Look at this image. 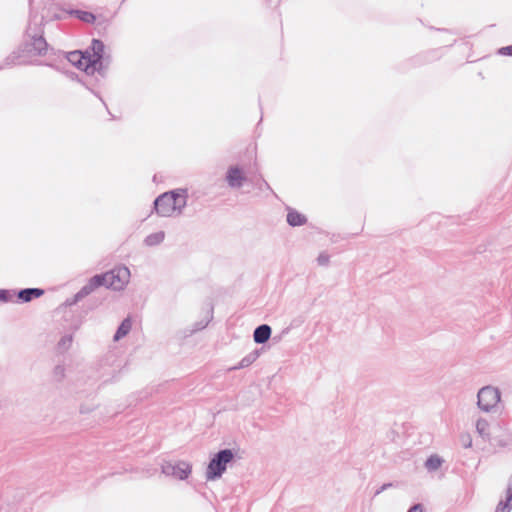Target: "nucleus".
<instances>
[{
    "label": "nucleus",
    "instance_id": "f257e3e1",
    "mask_svg": "<svg viewBox=\"0 0 512 512\" xmlns=\"http://www.w3.org/2000/svg\"><path fill=\"white\" fill-rule=\"evenodd\" d=\"M187 203V190L177 189L165 192L154 200V210L161 217L181 214Z\"/></svg>",
    "mask_w": 512,
    "mask_h": 512
},
{
    "label": "nucleus",
    "instance_id": "f03ea898",
    "mask_svg": "<svg viewBox=\"0 0 512 512\" xmlns=\"http://www.w3.org/2000/svg\"><path fill=\"white\" fill-rule=\"evenodd\" d=\"M43 34L41 24L33 26L30 23L26 30L25 51L34 55H45L48 50V43Z\"/></svg>",
    "mask_w": 512,
    "mask_h": 512
},
{
    "label": "nucleus",
    "instance_id": "7ed1b4c3",
    "mask_svg": "<svg viewBox=\"0 0 512 512\" xmlns=\"http://www.w3.org/2000/svg\"><path fill=\"white\" fill-rule=\"evenodd\" d=\"M234 452L231 449H222L218 451L210 460L205 478L207 481H213L220 478L227 469V464L234 459Z\"/></svg>",
    "mask_w": 512,
    "mask_h": 512
},
{
    "label": "nucleus",
    "instance_id": "20e7f679",
    "mask_svg": "<svg viewBox=\"0 0 512 512\" xmlns=\"http://www.w3.org/2000/svg\"><path fill=\"white\" fill-rule=\"evenodd\" d=\"M91 56L90 60L93 63H90L89 66V74H93L94 72H98L102 76L105 75L108 70V63H105V45L99 39H93L90 45Z\"/></svg>",
    "mask_w": 512,
    "mask_h": 512
},
{
    "label": "nucleus",
    "instance_id": "39448f33",
    "mask_svg": "<svg viewBox=\"0 0 512 512\" xmlns=\"http://www.w3.org/2000/svg\"><path fill=\"white\" fill-rule=\"evenodd\" d=\"M104 276V284L106 288L113 290H122L128 283L130 278V270L126 266L116 267L108 272L102 273Z\"/></svg>",
    "mask_w": 512,
    "mask_h": 512
},
{
    "label": "nucleus",
    "instance_id": "423d86ee",
    "mask_svg": "<svg viewBox=\"0 0 512 512\" xmlns=\"http://www.w3.org/2000/svg\"><path fill=\"white\" fill-rule=\"evenodd\" d=\"M477 405L484 412L492 411L500 401V391L492 386L482 387L477 394Z\"/></svg>",
    "mask_w": 512,
    "mask_h": 512
},
{
    "label": "nucleus",
    "instance_id": "0eeeda50",
    "mask_svg": "<svg viewBox=\"0 0 512 512\" xmlns=\"http://www.w3.org/2000/svg\"><path fill=\"white\" fill-rule=\"evenodd\" d=\"M162 473L166 476H172L179 480L188 478L192 471V467L188 462L178 461L176 463L164 462L161 466Z\"/></svg>",
    "mask_w": 512,
    "mask_h": 512
},
{
    "label": "nucleus",
    "instance_id": "6e6552de",
    "mask_svg": "<svg viewBox=\"0 0 512 512\" xmlns=\"http://www.w3.org/2000/svg\"><path fill=\"white\" fill-rule=\"evenodd\" d=\"M91 49L90 47L86 49L84 52L82 51H72L66 54V59L78 69L84 70L87 74H89V66L90 63H93L90 60Z\"/></svg>",
    "mask_w": 512,
    "mask_h": 512
},
{
    "label": "nucleus",
    "instance_id": "1a4fd4ad",
    "mask_svg": "<svg viewBox=\"0 0 512 512\" xmlns=\"http://www.w3.org/2000/svg\"><path fill=\"white\" fill-rule=\"evenodd\" d=\"M225 179L230 188L239 189L247 178L238 166H230L226 172Z\"/></svg>",
    "mask_w": 512,
    "mask_h": 512
},
{
    "label": "nucleus",
    "instance_id": "9d476101",
    "mask_svg": "<svg viewBox=\"0 0 512 512\" xmlns=\"http://www.w3.org/2000/svg\"><path fill=\"white\" fill-rule=\"evenodd\" d=\"M104 276H101V274H97L89 279L87 284H85L78 292L79 297L85 298L88 295H90L92 292H94L97 288L104 286L105 284L103 282Z\"/></svg>",
    "mask_w": 512,
    "mask_h": 512
},
{
    "label": "nucleus",
    "instance_id": "9b49d317",
    "mask_svg": "<svg viewBox=\"0 0 512 512\" xmlns=\"http://www.w3.org/2000/svg\"><path fill=\"white\" fill-rule=\"evenodd\" d=\"M43 294L44 290L41 288H24L18 291L17 297L20 302L27 303L41 297Z\"/></svg>",
    "mask_w": 512,
    "mask_h": 512
},
{
    "label": "nucleus",
    "instance_id": "f8f14e48",
    "mask_svg": "<svg viewBox=\"0 0 512 512\" xmlns=\"http://www.w3.org/2000/svg\"><path fill=\"white\" fill-rule=\"evenodd\" d=\"M272 333V329L267 324H261L257 326L253 332V339L254 342L257 344H264L266 343Z\"/></svg>",
    "mask_w": 512,
    "mask_h": 512
},
{
    "label": "nucleus",
    "instance_id": "ddd939ff",
    "mask_svg": "<svg viewBox=\"0 0 512 512\" xmlns=\"http://www.w3.org/2000/svg\"><path fill=\"white\" fill-rule=\"evenodd\" d=\"M70 16H74L80 21L88 24H92L96 20V16L88 11L78 10V9H63Z\"/></svg>",
    "mask_w": 512,
    "mask_h": 512
},
{
    "label": "nucleus",
    "instance_id": "4468645a",
    "mask_svg": "<svg viewBox=\"0 0 512 512\" xmlns=\"http://www.w3.org/2000/svg\"><path fill=\"white\" fill-rule=\"evenodd\" d=\"M287 223L292 227L302 226L306 224L307 218L293 208H288Z\"/></svg>",
    "mask_w": 512,
    "mask_h": 512
},
{
    "label": "nucleus",
    "instance_id": "2eb2a0df",
    "mask_svg": "<svg viewBox=\"0 0 512 512\" xmlns=\"http://www.w3.org/2000/svg\"><path fill=\"white\" fill-rule=\"evenodd\" d=\"M260 356V350L255 349L249 354H247L245 357L242 358V360L236 365L231 367L229 370H238L242 368L249 367L251 364H253L258 357Z\"/></svg>",
    "mask_w": 512,
    "mask_h": 512
},
{
    "label": "nucleus",
    "instance_id": "dca6fc26",
    "mask_svg": "<svg viewBox=\"0 0 512 512\" xmlns=\"http://www.w3.org/2000/svg\"><path fill=\"white\" fill-rule=\"evenodd\" d=\"M132 328V322H131V319L130 318H125L121 324L119 325V327L117 328L115 334H114V341H119L120 339H122L123 337H125L131 330Z\"/></svg>",
    "mask_w": 512,
    "mask_h": 512
},
{
    "label": "nucleus",
    "instance_id": "f3484780",
    "mask_svg": "<svg viewBox=\"0 0 512 512\" xmlns=\"http://www.w3.org/2000/svg\"><path fill=\"white\" fill-rule=\"evenodd\" d=\"M165 239V233L163 231H159L156 233H152L148 235L144 239V244L146 246L152 247L161 244Z\"/></svg>",
    "mask_w": 512,
    "mask_h": 512
},
{
    "label": "nucleus",
    "instance_id": "a211bd4d",
    "mask_svg": "<svg viewBox=\"0 0 512 512\" xmlns=\"http://www.w3.org/2000/svg\"><path fill=\"white\" fill-rule=\"evenodd\" d=\"M66 376V368L64 364H57L51 372V381L61 383Z\"/></svg>",
    "mask_w": 512,
    "mask_h": 512
},
{
    "label": "nucleus",
    "instance_id": "6ab92c4d",
    "mask_svg": "<svg viewBox=\"0 0 512 512\" xmlns=\"http://www.w3.org/2000/svg\"><path fill=\"white\" fill-rule=\"evenodd\" d=\"M443 459L436 454L429 456L425 462V467L428 471L433 472L441 467Z\"/></svg>",
    "mask_w": 512,
    "mask_h": 512
},
{
    "label": "nucleus",
    "instance_id": "aec40b11",
    "mask_svg": "<svg viewBox=\"0 0 512 512\" xmlns=\"http://www.w3.org/2000/svg\"><path fill=\"white\" fill-rule=\"evenodd\" d=\"M476 430L477 433L484 439V440H490L489 437V423L487 420L480 418L476 422Z\"/></svg>",
    "mask_w": 512,
    "mask_h": 512
},
{
    "label": "nucleus",
    "instance_id": "412c9836",
    "mask_svg": "<svg viewBox=\"0 0 512 512\" xmlns=\"http://www.w3.org/2000/svg\"><path fill=\"white\" fill-rule=\"evenodd\" d=\"M72 342H73V335L72 334L64 335L58 341V344H57V348H58L59 352L64 353V352L68 351L69 348L72 345Z\"/></svg>",
    "mask_w": 512,
    "mask_h": 512
},
{
    "label": "nucleus",
    "instance_id": "4be33fe9",
    "mask_svg": "<svg viewBox=\"0 0 512 512\" xmlns=\"http://www.w3.org/2000/svg\"><path fill=\"white\" fill-rule=\"evenodd\" d=\"M20 58H21V56L18 53H16V52L11 53L4 60V64L1 66V68L10 67L12 65L22 64V61H20Z\"/></svg>",
    "mask_w": 512,
    "mask_h": 512
},
{
    "label": "nucleus",
    "instance_id": "5701e85b",
    "mask_svg": "<svg viewBox=\"0 0 512 512\" xmlns=\"http://www.w3.org/2000/svg\"><path fill=\"white\" fill-rule=\"evenodd\" d=\"M83 298L79 297V292H77L73 297L68 298L65 300V302L62 304V306L70 307L75 304H77L79 301H81Z\"/></svg>",
    "mask_w": 512,
    "mask_h": 512
},
{
    "label": "nucleus",
    "instance_id": "b1692460",
    "mask_svg": "<svg viewBox=\"0 0 512 512\" xmlns=\"http://www.w3.org/2000/svg\"><path fill=\"white\" fill-rule=\"evenodd\" d=\"M13 294L12 291L7 289H0V301L1 302H9L12 300Z\"/></svg>",
    "mask_w": 512,
    "mask_h": 512
},
{
    "label": "nucleus",
    "instance_id": "393cba45",
    "mask_svg": "<svg viewBox=\"0 0 512 512\" xmlns=\"http://www.w3.org/2000/svg\"><path fill=\"white\" fill-rule=\"evenodd\" d=\"M499 503H501L502 505H505V507H507L509 510H511L512 509V492L506 491L505 500H500Z\"/></svg>",
    "mask_w": 512,
    "mask_h": 512
},
{
    "label": "nucleus",
    "instance_id": "a878e982",
    "mask_svg": "<svg viewBox=\"0 0 512 512\" xmlns=\"http://www.w3.org/2000/svg\"><path fill=\"white\" fill-rule=\"evenodd\" d=\"M329 255L326 254V253H320L319 256L317 257V262L319 265L321 266H325L329 263Z\"/></svg>",
    "mask_w": 512,
    "mask_h": 512
},
{
    "label": "nucleus",
    "instance_id": "bb28decb",
    "mask_svg": "<svg viewBox=\"0 0 512 512\" xmlns=\"http://www.w3.org/2000/svg\"><path fill=\"white\" fill-rule=\"evenodd\" d=\"M461 443L464 448H470L472 446V439L469 434L461 436Z\"/></svg>",
    "mask_w": 512,
    "mask_h": 512
},
{
    "label": "nucleus",
    "instance_id": "cd10ccee",
    "mask_svg": "<svg viewBox=\"0 0 512 512\" xmlns=\"http://www.w3.org/2000/svg\"><path fill=\"white\" fill-rule=\"evenodd\" d=\"M393 484L392 483H385L383 484L382 486H380L374 493L375 496L379 495L380 493H382L383 491H385L386 489L392 487Z\"/></svg>",
    "mask_w": 512,
    "mask_h": 512
},
{
    "label": "nucleus",
    "instance_id": "c85d7f7f",
    "mask_svg": "<svg viewBox=\"0 0 512 512\" xmlns=\"http://www.w3.org/2000/svg\"><path fill=\"white\" fill-rule=\"evenodd\" d=\"M499 53L502 54V55H509V56H512V45L510 46H506V47H502L500 50H499Z\"/></svg>",
    "mask_w": 512,
    "mask_h": 512
},
{
    "label": "nucleus",
    "instance_id": "c756f323",
    "mask_svg": "<svg viewBox=\"0 0 512 512\" xmlns=\"http://www.w3.org/2000/svg\"><path fill=\"white\" fill-rule=\"evenodd\" d=\"M408 512H423V507L421 504H415L408 510Z\"/></svg>",
    "mask_w": 512,
    "mask_h": 512
},
{
    "label": "nucleus",
    "instance_id": "7c9ffc66",
    "mask_svg": "<svg viewBox=\"0 0 512 512\" xmlns=\"http://www.w3.org/2000/svg\"><path fill=\"white\" fill-rule=\"evenodd\" d=\"M511 510H509L507 507H505V505H502L501 503H498L497 506H496V509H495V512H510Z\"/></svg>",
    "mask_w": 512,
    "mask_h": 512
},
{
    "label": "nucleus",
    "instance_id": "2f4dec72",
    "mask_svg": "<svg viewBox=\"0 0 512 512\" xmlns=\"http://www.w3.org/2000/svg\"><path fill=\"white\" fill-rule=\"evenodd\" d=\"M507 492H512V475L509 478Z\"/></svg>",
    "mask_w": 512,
    "mask_h": 512
},
{
    "label": "nucleus",
    "instance_id": "473e14b6",
    "mask_svg": "<svg viewBox=\"0 0 512 512\" xmlns=\"http://www.w3.org/2000/svg\"><path fill=\"white\" fill-rule=\"evenodd\" d=\"M110 62H111L110 56H105V63H108V65H109Z\"/></svg>",
    "mask_w": 512,
    "mask_h": 512
},
{
    "label": "nucleus",
    "instance_id": "72a5a7b5",
    "mask_svg": "<svg viewBox=\"0 0 512 512\" xmlns=\"http://www.w3.org/2000/svg\"><path fill=\"white\" fill-rule=\"evenodd\" d=\"M206 325H207V323H206V324H204V325H199V327H197V328H196V330H200V329H202V328H205V326H206Z\"/></svg>",
    "mask_w": 512,
    "mask_h": 512
},
{
    "label": "nucleus",
    "instance_id": "f704fd0d",
    "mask_svg": "<svg viewBox=\"0 0 512 512\" xmlns=\"http://www.w3.org/2000/svg\"><path fill=\"white\" fill-rule=\"evenodd\" d=\"M55 18L56 19H62V17L60 15H56Z\"/></svg>",
    "mask_w": 512,
    "mask_h": 512
}]
</instances>
